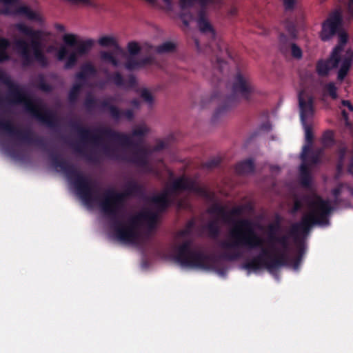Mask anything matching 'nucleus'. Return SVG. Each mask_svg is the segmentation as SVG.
Wrapping results in <instances>:
<instances>
[{"label":"nucleus","instance_id":"obj_1","mask_svg":"<svg viewBox=\"0 0 353 353\" xmlns=\"http://www.w3.org/2000/svg\"><path fill=\"white\" fill-rule=\"evenodd\" d=\"M70 126L77 132L83 143L89 141L96 146L101 145L103 152L107 157L118 159V157L114 154L115 149L111 148L107 145H101L103 137L119 143L124 147L134 150L129 158H122L123 160L141 168L148 167L150 151L148 148L141 145V141H134L131 136L105 127L97 128L93 132L89 128L82 126L79 121H70Z\"/></svg>","mask_w":353,"mask_h":353},{"label":"nucleus","instance_id":"obj_2","mask_svg":"<svg viewBox=\"0 0 353 353\" xmlns=\"http://www.w3.org/2000/svg\"><path fill=\"white\" fill-rule=\"evenodd\" d=\"M310 212L303 216L300 222L293 223L290 229V235L293 237L298 247L297 255L294 259H291V265L294 270L299 268L305 254V245L300 234H307L314 225L328 224V216L333 210L330 202L319 196L310 202Z\"/></svg>","mask_w":353,"mask_h":353},{"label":"nucleus","instance_id":"obj_3","mask_svg":"<svg viewBox=\"0 0 353 353\" xmlns=\"http://www.w3.org/2000/svg\"><path fill=\"white\" fill-rule=\"evenodd\" d=\"M220 247L225 251H233L225 252L220 256L230 261H236L242 256L239 251L241 248H264L263 239L256 233L252 221L248 219H240L235 223L230 231L229 239L222 241Z\"/></svg>","mask_w":353,"mask_h":353},{"label":"nucleus","instance_id":"obj_4","mask_svg":"<svg viewBox=\"0 0 353 353\" xmlns=\"http://www.w3.org/2000/svg\"><path fill=\"white\" fill-rule=\"evenodd\" d=\"M157 220L156 213L150 211H142L131 216L126 223L115 220L113 230L116 237L121 242L139 245L141 241L139 228L144 222L148 223L150 230L154 229Z\"/></svg>","mask_w":353,"mask_h":353},{"label":"nucleus","instance_id":"obj_5","mask_svg":"<svg viewBox=\"0 0 353 353\" xmlns=\"http://www.w3.org/2000/svg\"><path fill=\"white\" fill-rule=\"evenodd\" d=\"M6 100L11 103L23 104L26 112L50 128L59 125L58 117L53 111L48 109L41 102L32 100L17 84L9 89Z\"/></svg>","mask_w":353,"mask_h":353},{"label":"nucleus","instance_id":"obj_6","mask_svg":"<svg viewBox=\"0 0 353 353\" xmlns=\"http://www.w3.org/2000/svg\"><path fill=\"white\" fill-rule=\"evenodd\" d=\"M197 25L201 32L205 34L210 33L213 39V41L209 43L210 48L215 54V60L212 59L211 61L213 68L212 80L220 81L224 67L226 65V62L223 60V58L225 56L231 57L228 46L221 40L218 41H216L215 31L205 17V8H201L199 11Z\"/></svg>","mask_w":353,"mask_h":353},{"label":"nucleus","instance_id":"obj_7","mask_svg":"<svg viewBox=\"0 0 353 353\" xmlns=\"http://www.w3.org/2000/svg\"><path fill=\"white\" fill-rule=\"evenodd\" d=\"M50 159L52 164L61 168L67 177L73 182L78 194L87 204L96 201L93 196L95 183L84 176L74 165L61 158L59 154H50Z\"/></svg>","mask_w":353,"mask_h":353},{"label":"nucleus","instance_id":"obj_8","mask_svg":"<svg viewBox=\"0 0 353 353\" xmlns=\"http://www.w3.org/2000/svg\"><path fill=\"white\" fill-rule=\"evenodd\" d=\"M180 191H189L201 195H205V190L199 186L196 181L191 178L181 176L174 180L169 188L161 194L151 198V202L156 206L159 212H163L172 205L175 203L176 199L170 196Z\"/></svg>","mask_w":353,"mask_h":353},{"label":"nucleus","instance_id":"obj_9","mask_svg":"<svg viewBox=\"0 0 353 353\" xmlns=\"http://www.w3.org/2000/svg\"><path fill=\"white\" fill-rule=\"evenodd\" d=\"M192 241H185L176 248L175 261L182 267L214 270L217 259L215 256L191 248Z\"/></svg>","mask_w":353,"mask_h":353},{"label":"nucleus","instance_id":"obj_10","mask_svg":"<svg viewBox=\"0 0 353 353\" xmlns=\"http://www.w3.org/2000/svg\"><path fill=\"white\" fill-rule=\"evenodd\" d=\"M288 252L282 250L280 253L272 256L268 249L263 248L258 255L244 263L243 268L252 271H257L261 268L272 271L283 266H290L291 258Z\"/></svg>","mask_w":353,"mask_h":353},{"label":"nucleus","instance_id":"obj_11","mask_svg":"<svg viewBox=\"0 0 353 353\" xmlns=\"http://www.w3.org/2000/svg\"><path fill=\"white\" fill-rule=\"evenodd\" d=\"M254 92V88L250 81L241 73H237L232 85L231 95L225 99L223 105L216 108L213 115V119H218L239 99L250 101Z\"/></svg>","mask_w":353,"mask_h":353},{"label":"nucleus","instance_id":"obj_12","mask_svg":"<svg viewBox=\"0 0 353 353\" xmlns=\"http://www.w3.org/2000/svg\"><path fill=\"white\" fill-rule=\"evenodd\" d=\"M41 39H32L30 44L23 39L15 40L14 46L21 57L23 67L32 66L34 61L41 67L48 65V60L42 50Z\"/></svg>","mask_w":353,"mask_h":353},{"label":"nucleus","instance_id":"obj_13","mask_svg":"<svg viewBox=\"0 0 353 353\" xmlns=\"http://www.w3.org/2000/svg\"><path fill=\"white\" fill-rule=\"evenodd\" d=\"M352 61L353 50L350 49L346 51L343 58L341 56H336L335 52H332L327 59H320L316 62V71L319 76L326 77L332 69L337 68L341 62L337 78L339 81H343L347 76Z\"/></svg>","mask_w":353,"mask_h":353},{"label":"nucleus","instance_id":"obj_14","mask_svg":"<svg viewBox=\"0 0 353 353\" xmlns=\"http://www.w3.org/2000/svg\"><path fill=\"white\" fill-rule=\"evenodd\" d=\"M126 199L123 194L114 189L107 190L100 200L99 206L104 214L111 221V228L114 229L115 220H119L121 212L123 210Z\"/></svg>","mask_w":353,"mask_h":353},{"label":"nucleus","instance_id":"obj_15","mask_svg":"<svg viewBox=\"0 0 353 353\" xmlns=\"http://www.w3.org/2000/svg\"><path fill=\"white\" fill-rule=\"evenodd\" d=\"M0 130L10 137L34 145L43 150L46 149L47 143L43 137L35 135L30 130H21L17 128L10 120L0 119Z\"/></svg>","mask_w":353,"mask_h":353},{"label":"nucleus","instance_id":"obj_16","mask_svg":"<svg viewBox=\"0 0 353 353\" xmlns=\"http://www.w3.org/2000/svg\"><path fill=\"white\" fill-rule=\"evenodd\" d=\"M343 17L340 10L332 12L322 23L320 38L323 41H327L335 36L341 29Z\"/></svg>","mask_w":353,"mask_h":353},{"label":"nucleus","instance_id":"obj_17","mask_svg":"<svg viewBox=\"0 0 353 353\" xmlns=\"http://www.w3.org/2000/svg\"><path fill=\"white\" fill-rule=\"evenodd\" d=\"M300 119L301 123L312 117L314 113V97L305 90H301L298 94Z\"/></svg>","mask_w":353,"mask_h":353},{"label":"nucleus","instance_id":"obj_18","mask_svg":"<svg viewBox=\"0 0 353 353\" xmlns=\"http://www.w3.org/2000/svg\"><path fill=\"white\" fill-rule=\"evenodd\" d=\"M63 41L65 45L74 47L76 46V52L79 56L87 54L94 46V41L92 39L86 40H78L77 36L74 34H65L63 37Z\"/></svg>","mask_w":353,"mask_h":353},{"label":"nucleus","instance_id":"obj_19","mask_svg":"<svg viewBox=\"0 0 353 353\" xmlns=\"http://www.w3.org/2000/svg\"><path fill=\"white\" fill-rule=\"evenodd\" d=\"M309 149V146H303V152L301 158L302 163L300 166V182L302 186L309 188L311 185V176L310 173L309 166L306 163V150Z\"/></svg>","mask_w":353,"mask_h":353},{"label":"nucleus","instance_id":"obj_20","mask_svg":"<svg viewBox=\"0 0 353 353\" xmlns=\"http://www.w3.org/2000/svg\"><path fill=\"white\" fill-rule=\"evenodd\" d=\"M279 43L281 44V49L282 51H283L284 49L287 47L290 46L291 55L293 58L296 59H301L302 58L303 51L301 48L296 43L292 42V41H290L284 33L280 34Z\"/></svg>","mask_w":353,"mask_h":353},{"label":"nucleus","instance_id":"obj_21","mask_svg":"<svg viewBox=\"0 0 353 353\" xmlns=\"http://www.w3.org/2000/svg\"><path fill=\"white\" fill-rule=\"evenodd\" d=\"M97 70L96 68L90 62L85 63L81 66L80 71L75 75L76 79L81 83H84L90 77L97 75Z\"/></svg>","mask_w":353,"mask_h":353},{"label":"nucleus","instance_id":"obj_22","mask_svg":"<svg viewBox=\"0 0 353 353\" xmlns=\"http://www.w3.org/2000/svg\"><path fill=\"white\" fill-rule=\"evenodd\" d=\"M143 192V186L134 180L129 181L126 183L125 189L120 192L125 199L130 196H141Z\"/></svg>","mask_w":353,"mask_h":353},{"label":"nucleus","instance_id":"obj_23","mask_svg":"<svg viewBox=\"0 0 353 353\" xmlns=\"http://www.w3.org/2000/svg\"><path fill=\"white\" fill-rule=\"evenodd\" d=\"M153 62V59L151 57H146L139 60L136 59L133 57L127 58L125 63V68L130 71L137 69L142 68L145 65H150Z\"/></svg>","mask_w":353,"mask_h":353},{"label":"nucleus","instance_id":"obj_24","mask_svg":"<svg viewBox=\"0 0 353 353\" xmlns=\"http://www.w3.org/2000/svg\"><path fill=\"white\" fill-rule=\"evenodd\" d=\"M12 15L22 16L31 21H39L41 17L38 13L32 10L28 6H19L12 11Z\"/></svg>","mask_w":353,"mask_h":353},{"label":"nucleus","instance_id":"obj_25","mask_svg":"<svg viewBox=\"0 0 353 353\" xmlns=\"http://www.w3.org/2000/svg\"><path fill=\"white\" fill-rule=\"evenodd\" d=\"M289 236H290V232H288V235L285 234L280 236H276V234H271L269 235L268 242L271 245H272L274 243H277L281 246L282 250H284V251H289ZM291 237L292 236H291Z\"/></svg>","mask_w":353,"mask_h":353},{"label":"nucleus","instance_id":"obj_26","mask_svg":"<svg viewBox=\"0 0 353 353\" xmlns=\"http://www.w3.org/2000/svg\"><path fill=\"white\" fill-rule=\"evenodd\" d=\"M254 170V164L252 160L246 159L238 163L235 166V171L239 174H248Z\"/></svg>","mask_w":353,"mask_h":353},{"label":"nucleus","instance_id":"obj_27","mask_svg":"<svg viewBox=\"0 0 353 353\" xmlns=\"http://www.w3.org/2000/svg\"><path fill=\"white\" fill-rule=\"evenodd\" d=\"M100 108L108 110L111 117L115 121H119L121 119V111L117 106L110 104L108 99H105L100 102Z\"/></svg>","mask_w":353,"mask_h":353},{"label":"nucleus","instance_id":"obj_28","mask_svg":"<svg viewBox=\"0 0 353 353\" xmlns=\"http://www.w3.org/2000/svg\"><path fill=\"white\" fill-rule=\"evenodd\" d=\"M98 43L105 48L112 47L117 52H123V49L119 45L115 38L112 36L105 35L100 37L98 40Z\"/></svg>","mask_w":353,"mask_h":353},{"label":"nucleus","instance_id":"obj_29","mask_svg":"<svg viewBox=\"0 0 353 353\" xmlns=\"http://www.w3.org/2000/svg\"><path fill=\"white\" fill-rule=\"evenodd\" d=\"M221 0H179L181 8L185 9L193 6L194 2H198L201 8H206L208 5H215Z\"/></svg>","mask_w":353,"mask_h":353},{"label":"nucleus","instance_id":"obj_30","mask_svg":"<svg viewBox=\"0 0 353 353\" xmlns=\"http://www.w3.org/2000/svg\"><path fill=\"white\" fill-rule=\"evenodd\" d=\"M17 30L23 34L31 37V39H41L42 32L40 30H33L32 28L23 24L17 25Z\"/></svg>","mask_w":353,"mask_h":353},{"label":"nucleus","instance_id":"obj_31","mask_svg":"<svg viewBox=\"0 0 353 353\" xmlns=\"http://www.w3.org/2000/svg\"><path fill=\"white\" fill-rule=\"evenodd\" d=\"M208 212L211 214H216L221 217L225 222L228 221V213L225 208L218 203L213 204L209 209Z\"/></svg>","mask_w":353,"mask_h":353},{"label":"nucleus","instance_id":"obj_32","mask_svg":"<svg viewBox=\"0 0 353 353\" xmlns=\"http://www.w3.org/2000/svg\"><path fill=\"white\" fill-rule=\"evenodd\" d=\"M336 34H338L339 36V43L333 48L332 52H335L336 56H341V53L343 50L344 46L347 42L348 36L347 33L343 31L342 28Z\"/></svg>","mask_w":353,"mask_h":353},{"label":"nucleus","instance_id":"obj_33","mask_svg":"<svg viewBox=\"0 0 353 353\" xmlns=\"http://www.w3.org/2000/svg\"><path fill=\"white\" fill-rule=\"evenodd\" d=\"M83 85V83L78 81L72 86L68 92V101L70 103L75 104L77 103Z\"/></svg>","mask_w":353,"mask_h":353},{"label":"nucleus","instance_id":"obj_34","mask_svg":"<svg viewBox=\"0 0 353 353\" xmlns=\"http://www.w3.org/2000/svg\"><path fill=\"white\" fill-rule=\"evenodd\" d=\"M34 85L39 90L45 92H50L52 91V86L46 82L43 74H38L37 79L34 80Z\"/></svg>","mask_w":353,"mask_h":353},{"label":"nucleus","instance_id":"obj_35","mask_svg":"<svg viewBox=\"0 0 353 353\" xmlns=\"http://www.w3.org/2000/svg\"><path fill=\"white\" fill-rule=\"evenodd\" d=\"M285 28L289 34L288 39L294 41L298 37V29L296 23L290 19H287L285 23Z\"/></svg>","mask_w":353,"mask_h":353},{"label":"nucleus","instance_id":"obj_36","mask_svg":"<svg viewBox=\"0 0 353 353\" xmlns=\"http://www.w3.org/2000/svg\"><path fill=\"white\" fill-rule=\"evenodd\" d=\"M10 46V43L8 39L0 38V62L6 61L10 59V56L6 51Z\"/></svg>","mask_w":353,"mask_h":353},{"label":"nucleus","instance_id":"obj_37","mask_svg":"<svg viewBox=\"0 0 353 353\" xmlns=\"http://www.w3.org/2000/svg\"><path fill=\"white\" fill-rule=\"evenodd\" d=\"M101 59L106 63H111L114 67H118L119 65V60L114 56L113 53L108 51H101L100 52Z\"/></svg>","mask_w":353,"mask_h":353},{"label":"nucleus","instance_id":"obj_38","mask_svg":"<svg viewBox=\"0 0 353 353\" xmlns=\"http://www.w3.org/2000/svg\"><path fill=\"white\" fill-rule=\"evenodd\" d=\"M281 221L282 217L281 215L276 214L274 223L269 224L268 226V236L276 234V232L281 229Z\"/></svg>","mask_w":353,"mask_h":353},{"label":"nucleus","instance_id":"obj_39","mask_svg":"<svg viewBox=\"0 0 353 353\" xmlns=\"http://www.w3.org/2000/svg\"><path fill=\"white\" fill-rule=\"evenodd\" d=\"M176 46L174 43L171 41H165L162 44L158 46L155 51L158 54H164L174 52L175 50Z\"/></svg>","mask_w":353,"mask_h":353},{"label":"nucleus","instance_id":"obj_40","mask_svg":"<svg viewBox=\"0 0 353 353\" xmlns=\"http://www.w3.org/2000/svg\"><path fill=\"white\" fill-rule=\"evenodd\" d=\"M307 121H305L304 123H301L305 130V141L307 143V146H309V149L306 150L305 153L310 151V146L313 142L314 139L312 128L310 125L307 124Z\"/></svg>","mask_w":353,"mask_h":353},{"label":"nucleus","instance_id":"obj_41","mask_svg":"<svg viewBox=\"0 0 353 353\" xmlns=\"http://www.w3.org/2000/svg\"><path fill=\"white\" fill-rule=\"evenodd\" d=\"M206 229L209 236L212 238H216L219 235L220 229L216 221H212L206 225Z\"/></svg>","mask_w":353,"mask_h":353},{"label":"nucleus","instance_id":"obj_42","mask_svg":"<svg viewBox=\"0 0 353 353\" xmlns=\"http://www.w3.org/2000/svg\"><path fill=\"white\" fill-rule=\"evenodd\" d=\"M97 102L98 100L96 98L89 94L85 97L83 102V105L87 111L91 112L97 107Z\"/></svg>","mask_w":353,"mask_h":353},{"label":"nucleus","instance_id":"obj_43","mask_svg":"<svg viewBox=\"0 0 353 353\" xmlns=\"http://www.w3.org/2000/svg\"><path fill=\"white\" fill-rule=\"evenodd\" d=\"M322 143L325 148L331 147L334 144V134L328 130L324 132L322 137Z\"/></svg>","mask_w":353,"mask_h":353},{"label":"nucleus","instance_id":"obj_44","mask_svg":"<svg viewBox=\"0 0 353 353\" xmlns=\"http://www.w3.org/2000/svg\"><path fill=\"white\" fill-rule=\"evenodd\" d=\"M110 80L118 87L125 86V80L119 72H115L110 76Z\"/></svg>","mask_w":353,"mask_h":353},{"label":"nucleus","instance_id":"obj_45","mask_svg":"<svg viewBox=\"0 0 353 353\" xmlns=\"http://www.w3.org/2000/svg\"><path fill=\"white\" fill-rule=\"evenodd\" d=\"M78 54L76 52H72L68 57L65 63L64 68L65 69H70L73 68L77 62Z\"/></svg>","mask_w":353,"mask_h":353},{"label":"nucleus","instance_id":"obj_46","mask_svg":"<svg viewBox=\"0 0 353 353\" xmlns=\"http://www.w3.org/2000/svg\"><path fill=\"white\" fill-rule=\"evenodd\" d=\"M128 50L130 57H133L141 52V47L137 42L130 41L128 43Z\"/></svg>","mask_w":353,"mask_h":353},{"label":"nucleus","instance_id":"obj_47","mask_svg":"<svg viewBox=\"0 0 353 353\" xmlns=\"http://www.w3.org/2000/svg\"><path fill=\"white\" fill-rule=\"evenodd\" d=\"M141 97L150 106H152L154 102V97L151 92L146 88H144L141 92Z\"/></svg>","mask_w":353,"mask_h":353},{"label":"nucleus","instance_id":"obj_48","mask_svg":"<svg viewBox=\"0 0 353 353\" xmlns=\"http://www.w3.org/2000/svg\"><path fill=\"white\" fill-rule=\"evenodd\" d=\"M322 150H319L315 152H312L308 157L306 155V161L308 160L312 165H316L320 162Z\"/></svg>","mask_w":353,"mask_h":353},{"label":"nucleus","instance_id":"obj_49","mask_svg":"<svg viewBox=\"0 0 353 353\" xmlns=\"http://www.w3.org/2000/svg\"><path fill=\"white\" fill-rule=\"evenodd\" d=\"M325 90L331 97L332 99H336L337 98V88L333 82H330L327 84H326V85L325 86Z\"/></svg>","mask_w":353,"mask_h":353},{"label":"nucleus","instance_id":"obj_50","mask_svg":"<svg viewBox=\"0 0 353 353\" xmlns=\"http://www.w3.org/2000/svg\"><path fill=\"white\" fill-rule=\"evenodd\" d=\"M0 81L6 85L8 89L16 85V83L11 80L9 76L1 70H0Z\"/></svg>","mask_w":353,"mask_h":353},{"label":"nucleus","instance_id":"obj_51","mask_svg":"<svg viewBox=\"0 0 353 353\" xmlns=\"http://www.w3.org/2000/svg\"><path fill=\"white\" fill-rule=\"evenodd\" d=\"M221 163V159L219 158H212L203 163V167L207 169H213L219 166Z\"/></svg>","mask_w":353,"mask_h":353},{"label":"nucleus","instance_id":"obj_52","mask_svg":"<svg viewBox=\"0 0 353 353\" xmlns=\"http://www.w3.org/2000/svg\"><path fill=\"white\" fill-rule=\"evenodd\" d=\"M303 207V202L299 199H295L294 201L293 206L290 210V213L292 215L296 214L299 210H301Z\"/></svg>","mask_w":353,"mask_h":353},{"label":"nucleus","instance_id":"obj_53","mask_svg":"<svg viewBox=\"0 0 353 353\" xmlns=\"http://www.w3.org/2000/svg\"><path fill=\"white\" fill-rule=\"evenodd\" d=\"M285 12L292 11L297 3V0H282Z\"/></svg>","mask_w":353,"mask_h":353},{"label":"nucleus","instance_id":"obj_54","mask_svg":"<svg viewBox=\"0 0 353 353\" xmlns=\"http://www.w3.org/2000/svg\"><path fill=\"white\" fill-rule=\"evenodd\" d=\"M148 132V130L145 127H138L132 131V137H139L142 139Z\"/></svg>","mask_w":353,"mask_h":353},{"label":"nucleus","instance_id":"obj_55","mask_svg":"<svg viewBox=\"0 0 353 353\" xmlns=\"http://www.w3.org/2000/svg\"><path fill=\"white\" fill-rule=\"evenodd\" d=\"M243 211V208L242 206H237L232 208L230 211H228V221L233 217L240 216Z\"/></svg>","mask_w":353,"mask_h":353},{"label":"nucleus","instance_id":"obj_56","mask_svg":"<svg viewBox=\"0 0 353 353\" xmlns=\"http://www.w3.org/2000/svg\"><path fill=\"white\" fill-rule=\"evenodd\" d=\"M121 111V118L123 117L125 119H127L129 121H131L133 120L134 117V114L132 110L131 109H126Z\"/></svg>","mask_w":353,"mask_h":353},{"label":"nucleus","instance_id":"obj_57","mask_svg":"<svg viewBox=\"0 0 353 353\" xmlns=\"http://www.w3.org/2000/svg\"><path fill=\"white\" fill-rule=\"evenodd\" d=\"M68 51L65 47H61L57 52V59L62 61L66 58Z\"/></svg>","mask_w":353,"mask_h":353},{"label":"nucleus","instance_id":"obj_58","mask_svg":"<svg viewBox=\"0 0 353 353\" xmlns=\"http://www.w3.org/2000/svg\"><path fill=\"white\" fill-rule=\"evenodd\" d=\"M125 85L128 88H133L137 85V79L132 74L128 76L126 82L125 81Z\"/></svg>","mask_w":353,"mask_h":353},{"label":"nucleus","instance_id":"obj_59","mask_svg":"<svg viewBox=\"0 0 353 353\" xmlns=\"http://www.w3.org/2000/svg\"><path fill=\"white\" fill-rule=\"evenodd\" d=\"M70 146L78 153H83L82 147L79 143H70Z\"/></svg>","mask_w":353,"mask_h":353},{"label":"nucleus","instance_id":"obj_60","mask_svg":"<svg viewBox=\"0 0 353 353\" xmlns=\"http://www.w3.org/2000/svg\"><path fill=\"white\" fill-rule=\"evenodd\" d=\"M0 2L8 6H15L19 2V0H0Z\"/></svg>","mask_w":353,"mask_h":353},{"label":"nucleus","instance_id":"obj_61","mask_svg":"<svg viewBox=\"0 0 353 353\" xmlns=\"http://www.w3.org/2000/svg\"><path fill=\"white\" fill-rule=\"evenodd\" d=\"M341 104L348 108L350 112H353V105L348 100H342Z\"/></svg>","mask_w":353,"mask_h":353},{"label":"nucleus","instance_id":"obj_62","mask_svg":"<svg viewBox=\"0 0 353 353\" xmlns=\"http://www.w3.org/2000/svg\"><path fill=\"white\" fill-rule=\"evenodd\" d=\"M130 103L131 105L134 108H137V109H139L140 108V105H141V102L139 99H133L131 101H130Z\"/></svg>","mask_w":353,"mask_h":353},{"label":"nucleus","instance_id":"obj_63","mask_svg":"<svg viewBox=\"0 0 353 353\" xmlns=\"http://www.w3.org/2000/svg\"><path fill=\"white\" fill-rule=\"evenodd\" d=\"M345 148H341L339 150V161H344L345 156Z\"/></svg>","mask_w":353,"mask_h":353},{"label":"nucleus","instance_id":"obj_64","mask_svg":"<svg viewBox=\"0 0 353 353\" xmlns=\"http://www.w3.org/2000/svg\"><path fill=\"white\" fill-rule=\"evenodd\" d=\"M347 9L350 18L353 19V4L347 5Z\"/></svg>","mask_w":353,"mask_h":353}]
</instances>
